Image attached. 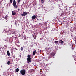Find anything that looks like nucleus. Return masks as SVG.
Instances as JSON below:
<instances>
[{
    "label": "nucleus",
    "mask_w": 76,
    "mask_h": 76,
    "mask_svg": "<svg viewBox=\"0 0 76 76\" xmlns=\"http://www.w3.org/2000/svg\"><path fill=\"white\" fill-rule=\"evenodd\" d=\"M13 4L14 8H15V9H17L18 8V6L16 5V1L15 0H13Z\"/></svg>",
    "instance_id": "nucleus-1"
},
{
    "label": "nucleus",
    "mask_w": 76,
    "mask_h": 76,
    "mask_svg": "<svg viewBox=\"0 0 76 76\" xmlns=\"http://www.w3.org/2000/svg\"><path fill=\"white\" fill-rule=\"evenodd\" d=\"M26 71L24 69L20 71V73H21L22 75H25Z\"/></svg>",
    "instance_id": "nucleus-2"
},
{
    "label": "nucleus",
    "mask_w": 76,
    "mask_h": 76,
    "mask_svg": "<svg viewBox=\"0 0 76 76\" xmlns=\"http://www.w3.org/2000/svg\"><path fill=\"white\" fill-rule=\"evenodd\" d=\"M27 13L26 12H23V14H21V15L22 16H26V15H27Z\"/></svg>",
    "instance_id": "nucleus-3"
},
{
    "label": "nucleus",
    "mask_w": 76,
    "mask_h": 76,
    "mask_svg": "<svg viewBox=\"0 0 76 76\" xmlns=\"http://www.w3.org/2000/svg\"><path fill=\"white\" fill-rule=\"evenodd\" d=\"M16 13V12L15 11H13L12 12V15H13V16H15V14Z\"/></svg>",
    "instance_id": "nucleus-4"
},
{
    "label": "nucleus",
    "mask_w": 76,
    "mask_h": 76,
    "mask_svg": "<svg viewBox=\"0 0 76 76\" xmlns=\"http://www.w3.org/2000/svg\"><path fill=\"white\" fill-rule=\"evenodd\" d=\"M31 18L32 19H35L37 18V15H33L31 17Z\"/></svg>",
    "instance_id": "nucleus-5"
},
{
    "label": "nucleus",
    "mask_w": 76,
    "mask_h": 76,
    "mask_svg": "<svg viewBox=\"0 0 76 76\" xmlns=\"http://www.w3.org/2000/svg\"><path fill=\"white\" fill-rule=\"evenodd\" d=\"M27 63H31V58H27Z\"/></svg>",
    "instance_id": "nucleus-6"
},
{
    "label": "nucleus",
    "mask_w": 76,
    "mask_h": 76,
    "mask_svg": "<svg viewBox=\"0 0 76 76\" xmlns=\"http://www.w3.org/2000/svg\"><path fill=\"white\" fill-rule=\"evenodd\" d=\"M7 53L8 56H10V52L9 51H7Z\"/></svg>",
    "instance_id": "nucleus-7"
},
{
    "label": "nucleus",
    "mask_w": 76,
    "mask_h": 76,
    "mask_svg": "<svg viewBox=\"0 0 76 76\" xmlns=\"http://www.w3.org/2000/svg\"><path fill=\"white\" fill-rule=\"evenodd\" d=\"M36 53V50H34V51L33 53V55L34 56Z\"/></svg>",
    "instance_id": "nucleus-8"
},
{
    "label": "nucleus",
    "mask_w": 76,
    "mask_h": 76,
    "mask_svg": "<svg viewBox=\"0 0 76 76\" xmlns=\"http://www.w3.org/2000/svg\"><path fill=\"white\" fill-rule=\"evenodd\" d=\"M19 70V69L18 68H17L15 70V71L16 72H18Z\"/></svg>",
    "instance_id": "nucleus-9"
},
{
    "label": "nucleus",
    "mask_w": 76,
    "mask_h": 76,
    "mask_svg": "<svg viewBox=\"0 0 76 76\" xmlns=\"http://www.w3.org/2000/svg\"><path fill=\"white\" fill-rule=\"evenodd\" d=\"M60 43H61V44H63V41H62V40H60L59 41Z\"/></svg>",
    "instance_id": "nucleus-10"
},
{
    "label": "nucleus",
    "mask_w": 76,
    "mask_h": 76,
    "mask_svg": "<svg viewBox=\"0 0 76 76\" xmlns=\"http://www.w3.org/2000/svg\"><path fill=\"white\" fill-rule=\"evenodd\" d=\"M27 57H28V58H31V55H28V56H27Z\"/></svg>",
    "instance_id": "nucleus-11"
},
{
    "label": "nucleus",
    "mask_w": 76,
    "mask_h": 76,
    "mask_svg": "<svg viewBox=\"0 0 76 76\" xmlns=\"http://www.w3.org/2000/svg\"><path fill=\"white\" fill-rule=\"evenodd\" d=\"M33 37L34 38V39H36V36L35 35V34H33Z\"/></svg>",
    "instance_id": "nucleus-12"
},
{
    "label": "nucleus",
    "mask_w": 76,
    "mask_h": 76,
    "mask_svg": "<svg viewBox=\"0 0 76 76\" xmlns=\"http://www.w3.org/2000/svg\"><path fill=\"white\" fill-rule=\"evenodd\" d=\"M10 61H8L7 62L8 65H9V64H10Z\"/></svg>",
    "instance_id": "nucleus-13"
},
{
    "label": "nucleus",
    "mask_w": 76,
    "mask_h": 76,
    "mask_svg": "<svg viewBox=\"0 0 76 76\" xmlns=\"http://www.w3.org/2000/svg\"><path fill=\"white\" fill-rule=\"evenodd\" d=\"M55 55V54H54V53H51V56H54Z\"/></svg>",
    "instance_id": "nucleus-14"
},
{
    "label": "nucleus",
    "mask_w": 76,
    "mask_h": 76,
    "mask_svg": "<svg viewBox=\"0 0 76 76\" xmlns=\"http://www.w3.org/2000/svg\"><path fill=\"white\" fill-rule=\"evenodd\" d=\"M10 2L11 3H12V2H13V0H10Z\"/></svg>",
    "instance_id": "nucleus-15"
},
{
    "label": "nucleus",
    "mask_w": 76,
    "mask_h": 76,
    "mask_svg": "<svg viewBox=\"0 0 76 76\" xmlns=\"http://www.w3.org/2000/svg\"><path fill=\"white\" fill-rule=\"evenodd\" d=\"M55 44H57L58 43V41H56L55 42Z\"/></svg>",
    "instance_id": "nucleus-16"
},
{
    "label": "nucleus",
    "mask_w": 76,
    "mask_h": 76,
    "mask_svg": "<svg viewBox=\"0 0 76 76\" xmlns=\"http://www.w3.org/2000/svg\"><path fill=\"white\" fill-rule=\"evenodd\" d=\"M42 1V3H43L44 2V0H41Z\"/></svg>",
    "instance_id": "nucleus-17"
},
{
    "label": "nucleus",
    "mask_w": 76,
    "mask_h": 76,
    "mask_svg": "<svg viewBox=\"0 0 76 76\" xmlns=\"http://www.w3.org/2000/svg\"><path fill=\"white\" fill-rule=\"evenodd\" d=\"M5 19H7V16H5Z\"/></svg>",
    "instance_id": "nucleus-18"
},
{
    "label": "nucleus",
    "mask_w": 76,
    "mask_h": 76,
    "mask_svg": "<svg viewBox=\"0 0 76 76\" xmlns=\"http://www.w3.org/2000/svg\"><path fill=\"white\" fill-rule=\"evenodd\" d=\"M17 1L18 3H19L20 2V0H18Z\"/></svg>",
    "instance_id": "nucleus-19"
},
{
    "label": "nucleus",
    "mask_w": 76,
    "mask_h": 76,
    "mask_svg": "<svg viewBox=\"0 0 76 76\" xmlns=\"http://www.w3.org/2000/svg\"><path fill=\"white\" fill-rule=\"evenodd\" d=\"M21 50L22 51L23 50V48H22V47H21Z\"/></svg>",
    "instance_id": "nucleus-20"
},
{
    "label": "nucleus",
    "mask_w": 76,
    "mask_h": 76,
    "mask_svg": "<svg viewBox=\"0 0 76 76\" xmlns=\"http://www.w3.org/2000/svg\"><path fill=\"white\" fill-rule=\"evenodd\" d=\"M18 10H19V9H18Z\"/></svg>",
    "instance_id": "nucleus-21"
}]
</instances>
